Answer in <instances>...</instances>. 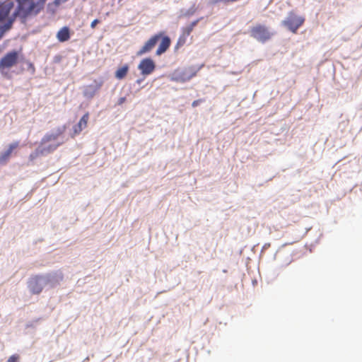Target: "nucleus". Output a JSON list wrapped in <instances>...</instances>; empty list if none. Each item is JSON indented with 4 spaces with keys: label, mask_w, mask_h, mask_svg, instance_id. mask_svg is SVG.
I'll return each instance as SVG.
<instances>
[{
    "label": "nucleus",
    "mask_w": 362,
    "mask_h": 362,
    "mask_svg": "<svg viewBox=\"0 0 362 362\" xmlns=\"http://www.w3.org/2000/svg\"><path fill=\"white\" fill-rule=\"evenodd\" d=\"M18 5L15 16L25 18L28 16L36 15L42 8L40 0H17Z\"/></svg>",
    "instance_id": "nucleus-1"
},
{
    "label": "nucleus",
    "mask_w": 362,
    "mask_h": 362,
    "mask_svg": "<svg viewBox=\"0 0 362 362\" xmlns=\"http://www.w3.org/2000/svg\"><path fill=\"white\" fill-rule=\"evenodd\" d=\"M18 62V53L17 51H11L5 54L0 60L1 74L10 78L9 70L16 66Z\"/></svg>",
    "instance_id": "nucleus-2"
},
{
    "label": "nucleus",
    "mask_w": 362,
    "mask_h": 362,
    "mask_svg": "<svg viewBox=\"0 0 362 362\" xmlns=\"http://www.w3.org/2000/svg\"><path fill=\"white\" fill-rule=\"evenodd\" d=\"M250 33L252 37L262 43L269 40L274 35L268 27L262 24H257L252 27Z\"/></svg>",
    "instance_id": "nucleus-3"
},
{
    "label": "nucleus",
    "mask_w": 362,
    "mask_h": 362,
    "mask_svg": "<svg viewBox=\"0 0 362 362\" xmlns=\"http://www.w3.org/2000/svg\"><path fill=\"white\" fill-rule=\"evenodd\" d=\"M305 18L291 12L287 18L283 21V25L292 33H296L298 29L303 24Z\"/></svg>",
    "instance_id": "nucleus-4"
},
{
    "label": "nucleus",
    "mask_w": 362,
    "mask_h": 362,
    "mask_svg": "<svg viewBox=\"0 0 362 362\" xmlns=\"http://www.w3.org/2000/svg\"><path fill=\"white\" fill-rule=\"evenodd\" d=\"M103 84L102 78L95 79L93 83L83 86V95L87 99H92L100 90Z\"/></svg>",
    "instance_id": "nucleus-5"
},
{
    "label": "nucleus",
    "mask_w": 362,
    "mask_h": 362,
    "mask_svg": "<svg viewBox=\"0 0 362 362\" xmlns=\"http://www.w3.org/2000/svg\"><path fill=\"white\" fill-rule=\"evenodd\" d=\"M66 125H62L57 127L54 132L46 134L41 140V145H45L49 142H56L54 144H58L57 142L59 137L64 134L66 132ZM61 145L64 143V141H61Z\"/></svg>",
    "instance_id": "nucleus-6"
},
{
    "label": "nucleus",
    "mask_w": 362,
    "mask_h": 362,
    "mask_svg": "<svg viewBox=\"0 0 362 362\" xmlns=\"http://www.w3.org/2000/svg\"><path fill=\"white\" fill-rule=\"evenodd\" d=\"M163 35V33H160L151 37L148 40L145 42L144 46L137 52V56H141L151 52L158 43V40H160Z\"/></svg>",
    "instance_id": "nucleus-7"
},
{
    "label": "nucleus",
    "mask_w": 362,
    "mask_h": 362,
    "mask_svg": "<svg viewBox=\"0 0 362 362\" xmlns=\"http://www.w3.org/2000/svg\"><path fill=\"white\" fill-rule=\"evenodd\" d=\"M19 144L18 141L8 144L6 150L0 153V165H6L9 161L14 151L19 147Z\"/></svg>",
    "instance_id": "nucleus-8"
},
{
    "label": "nucleus",
    "mask_w": 362,
    "mask_h": 362,
    "mask_svg": "<svg viewBox=\"0 0 362 362\" xmlns=\"http://www.w3.org/2000/svg\"><path fill=\"white\" fill-rule=\"evenodd\" d=\"M155 62L150 58L142 59L138 66L141 74L145 76L151 74L155 70Z\"/></svg>",
    "instance_id": "nucleus-9"
},
{
    "label": "nucleus",
    "mask_w": 362,
    "mask_h": 362,
    "mask_svg": "<svg viewBox=\"0 0 362 362\" xmlns=\"http://www.w3.org/2000/svg\"><path fill=\"white\" fill-rule=\"evenodd\" d=\"M62 143H58L56 144H50L48 146H43L37 148L33 153H30L29 156V159L33 161L36 159L40 155H44L47 153H50L54 151L58 146L61 145Z\"/></svg>",
    "instance_id": "nucleus-10"
},
{
    "label": "nucleus",
    "mask_w": 362,
    "mask_h": 362,
    "mask_svg": "<svg viewBox=\"0 0 362 362\" xmlns=\"http://www.w3.org/2000/svg\"><path fill=\"white\" fill-rule=\"evenodd\" d=\"M43 279L40 276H35L30 279L28 283V288L32 293L39 294L43 289Z\"/></svg>",
    "instance_id": "nucleus-11"
},
{
    "label": "nucleus",
    "mask_w": 362,
    "mask_h": 362,
    "mask_svg": "<svg viewBox=\"0 0 362 362\" xmlns=\"http://www.w3.org/2000/svg\"><path fill=\"white\" fill-rule=\"evenodd\" d=\"M88 119L89 113L86 112L83 115V117L81 118L78 124L74 126L73 133L71 135L72 138L75 137L76 135L79 134L82 132V130L87 127Z\"/></svg>",
    "instance_id": "nucleus-12"
},
{
    "label": "nucleus",
    "mask_w": 362,
    "mask_h": 362,
    "mask_svg": "<svg viewBox=\"0 0 362 362\" xmlns=\"http://www.w3.org/2000/svg\"><path fill=\"white\" fill-rule=\"evenodd\" d=\"M13 7V2L11 1H5L0 5V22L8 17Z\"/></svg>",
    "instance_id": "nucleus-13"
},
{
    "label": "nucleus",
    "mask_w": 362,
    "mask_h": 362,
    "mask_svg": "<svg viewBox=\"0 0 362 362\" xmlns=\"http://www.w3.org/2000/svg\"><path fill=\"white\" fill-rule=\"evenodd\" d=\"M161 42L156 50V54L160 55L169 48L170 45V39L168 36H163L161 37Z\"/></svg>",
    "instance_id": "nucleus-14"
},
{
    "label": "nucleus",
    "mask_w": 362,
    "mask_h": 362,
    "mask_svg": "<svg viewBox=\"0 0 362 362\" xmlns=\"http://www.w3.org/2000/svg\"><path fill=\"white\" fill-rule=\"evenodd\" d=\"M57 37L62 42L69 40L70 38L69 28L66 26L61 28L57 34Z\"/></svg>",
    "instance_id": "nucleus-15"
},
{
    "label": "nucleus",
    "mask_w": 362,
    "mask_h": 362,
    "mask_svg": "<svg viewBox=\"0 0 362 362\" xmlns=\"http://www.w3.org/2000/svg\"><path fill=\"white\" fill-rule=\"evenodd\" d=\"M198 22V19L195 20L187 26L182 28V34L188 37L190 35L194 27L197 25Z\"/></svg>",
    "instance_id": "nucleus-16"
},
{
    "label": "nucleus",
    "mask_w": 362,
    "mask_h": 362,
    "mask_svg": "<svg viewBox=\"0 0 362 362\" xmlns=\"http://www.w3.org/2000/svg\"><path fill=\"white\" fill-rule=\"evenodd\" d=\"M129 71L128 65H124L121 68H119L115 72V77L117 79H123L127 74Z\"/></svg>",
    "instance_id": "nucleus-17"
},
{
    "label": "nucleus",
    "mask_w": 362,
    "mask_h": 362,
    "mask_svg": "<svg viewBox=\"0 0 362 362\" xmlns=\"http://www.w3.org/2000/svg\"><path fill=\"white\" fill-rule=\"evenodd\" d=\"M13 21H14L13 19L10 18L8 20L6 23H5L4 25H0V34L1 35H2L3 33H4L6 31H7L8 30H9L11 28Z\"/></svg>",
    "instance_id": "nucleus-18"
},
{
    "label": "nucleus",
    "mask_w": 362,
    "mask_h": 362,
    "mask_svg": "<svg viewBox=\"0 0 362 362\" xmlns=\"http://www.w3.org/2000/svg\"><path fill=\"white\" fill-rule=\"evenodd\" d=\"M187 38V37L181 34L178 38L177 45L180 46H182L183 45H185L186 42Z\"/></svg>",
    "instance_id": "nucleus-19"
},
{
    "label": "nucleus",
    "mask_w": 362,
    "mask_h": 362,
    "mask_svg": "<svg viewBox=\"0 0 362 362\" xmlns=\"http://www.w3.org/2000/svg\"><path fill=\"white\" fill-rule=\"evenodd\" d=\"M18 361L19 356L17 354H13L8 358L7 362H18Z\"/></svg>",
    "instance_id": "nucleus-20"
},
{
    "label": "nucleus",
    "mask_w": 362,
    "mask_h": 362,
    "mask_svg": "<svg viewBox=\"0 0 362 362\" xmlns=\"http://www.w3.org/2000/svg\"><path fill=\"white\" fill-rule=\"evenodd\" d=\"M171 80L174 81H176V82H184L185 80L175 74H174L172 78H171Z\"/></svg>",
    "instance_id": "nucleus-21"
},
{
    "label": "nucleus",
    "mask_w": 362,
    "mask_h": 362,
    "mask_svg": "<svg viewBox=\"0 0 362 362\" xmlns=\"http://www.w3.org/2000/svg\"><path fill=\"white\" fill-rule=\"evenodd\" d=\"M204 101V99H198V100H196L192 102V106L193 107H195L197 106H198L200 103H203Z\"/></svg>",
    "instance_id": "nucleus-22"
},
{
    "label": "nucleus",
    "mask_w": 362,
    "mask_h": 362,
    "mask_svg": "<svg viewBox=\"0 0 362 362\" xmlns=\"http://www.w3.org/2000/svg\"><path fill=\"white\" fill-rule=\"evenodd\" d=\"M221 2L224 3V4L232 3L230 1V0H212V4H214L221 3Z\"/></svg>",
    "instance_id": "nucleus-23"
},
{
    "label": "nucleus",
    "mask_w": 362,
    "mask_h": 362,
    "mask_svg": "<svg viewBox=\"0 0 362 362\" xmlns=\"http://www.w3.org/2000/svg\"><path fill=\"white\" fill-rule=\"evenodd\" d=\"M99 20L98 19H95L94 21H92L91 24H90V27L91 28H95V25L99 23Z\"/></svg>",
    "instance_id": "nucleus-24"
},
{
    "label": "nucleus",
    "mask_w": 362,
    "mask_h": 362,
    "mask_svg": "<svg viewBox=\"0 0 362 362\" xmlns=\"http://www.w3.org/2000/svg\"><path fill=\"white\" fill-rule=\"evenodd\" d=\"M125 101H126V98H124V97H122V98H120L118 100L117 104H118L119 105H122V104H123Z\"/></svg>",
    "instance_id": "nucleus-25"
}]
</instances>
